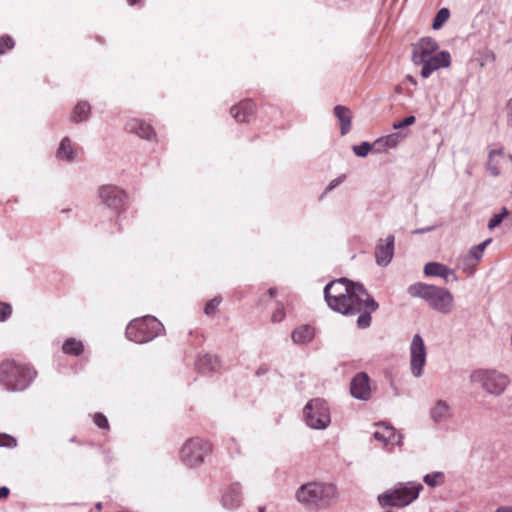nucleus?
Listing matches in <instances>:
<instances>
[{
  "mask_svg": "<svg viewBox=\"0 0 512 512\" xmlns=\"http://www.w3.org/2000/svg\"><path fill=\"white\" fill-rule=\"evenodd\" d=\"M324 298L327 305L335 312L345 316L359 314L357 327L368 328L371 314L378 308V303L370 296L364 286L345 277L330 281L324 287Z\"/></svg>",
  "mask_w": 512,
  "mask_h": 512,
  "instance_id": "1",
  "label": "nucleus"
},
{
  "mask_svg": "<svg viewBox=\"0 0 512 512\" xmlns=\"http://www.w3.org/2000/svg\"><path fill=\"white\" fill-rule=\"evenodd\" d=\"M337 495V488L331 483L308 482L296 490L295 498L308 510H320L327 508Z\"/></svg>",
  "mask_w": 512,
  "mask_h": 512,
  "instance_id": "2",
  "label": "nucleus"
},
{
  "mask_svg": "<svg viewBox=\"0 0 512 512\" xmlns=\"http://www.w3.org/2000/svg\"><path fill=\"white\" fill-rule=\"evenodd\" d=\"M408 293L411 297L423 299L440 314H450L454 309V296L446 288L418 282L408 287Z\"/></svg>",
  "mask_w": 512,
  "mask_h": 512,
  "instance_id": "3",
  "label": "nucleus"
},
{
  "mask_svg": "<svg viewBox=\"0 0 512 512\" xmlns=\"http://www.w3.org/2000/svg\"><path fill=\"white\" fill-rule=\"evenodd\" d=\"M36 372L29 365L5 360L0 363V384L8 391H23L34 380Z\"/></svg>",
  "mask_w": 512,
  "mask_h": 512,
  "instance_id": "4",
  "label": "nucleus"
},
{
  "mask_svg": "<svg viewBox=\"0 0 512 512\" xmlns=\"http://www.w3.org/2000/svg\"><path fill=\"white\" fill-rule=\"evenodd\" d=\"M470 381L479 384L489 395L499 397L510 384L508 375L497 370L478 369L470 374Z\"/></svg>",
  "mask_w": 512,
  "mask_h": 512,
  "instance_id": "5",
  "label": "nucleus"
},
{
  "mask_svg": "<svg viewBox=\"0 0 512 512\" xmlns=\"http://www.w3.org/2000/svg\"><path fill=\"white\" fill-rule=\"evenodd\" d=\"M164 329L163 324L153 316L132 320L126 328V337L135 343H146L157 337Z\"/></svg>",
  "mask_w": 512,
  "mask_h": 512,
  "instance_id": "6",
  "label": "nucleus"
},
{
  "mask_svg": "<svg viewBox=\"0 0 512 512\" xmlns=\"http://www.w3.org/2000/svg\"><path fill=\"white\" fill-rule=\"evenodd\" d=\"M422 490L421 483L408 482L379 495L378 501L382 506L405 507L416 500Z\"/></svg>",
  "mask_w": 512,
  "mask_h": 512,
  "instance_id": "7",
  "label": "nucleus"
},
{
  "mask_svg": "<svg viewBox=\"0 0 512 512\" xmlns=\"http://www.w3.org/2000/svg\"><path fill=\"white\" fill-rule=\"evenodd\" d=\"M304 419L312 429L324 430L330 422V410L327 402L321 398L311 399L303 409Z\"/></svg>",
  "mask_w": 512,
  "mask_h": 512,
  "instance_id": "8",
  "label": "nucleus"
},
{
  "mask_svg": "<svg viewBox=\"0 0 512 512\" xmlns=\"http://www.w3.org/2000/svg\"><path fill=\"white\" fill-rule=\"evenodd\" d=\"M210 451V444L200 438L188 439L180 450V459L184 465L193 468L204 462Z\"/></svg>",
  "mask_w": 512,
  "mask_h": 512,
  "instance_id": "9",
  "label": "nucleus"
},
{
  "mask_svg": "<svg viewBox=\"0 0 512 512\" xmlns=\"http://www.w3.org/2000/svg\"><path fill=\"white\" fill-rule=\"evenodd\" d=\"M426 355V347L422 337L415 334L410 344V368L414 377L418 378L423 375Z\"/></svg>",
  "mask_w": 512,
  "mask_h": 512,
  "instance_id": "10",
  "label": "nucleus"
},
{
  "mask_svg": "<svg viewBox=\"0 0 512 512\" xmlns=\"http://www.w3.org/2000/svg\"><path fill=\"white\" fill-rule=\"evenodd\" d=\"M417 66H422L421 76L423 78H428L434 71L439 68H447L451 64V56L447 51H441L435 55L429 56L423 61H418L414 63Z\"/></svg>",
  "mask_w": 512,
  "mask_h": 512,
  "instance_id": "11",
  "label": "nucleus"
},
{
  "mask_svg": "<svg viewBox=\"0 0 512 512\" xmlns=\"http://www.w3.org/2000/svg\"><path fill=\"white\" fill-rule=\"evenodd\" d=\"M99 197L107 207L118 210L124 205L127 195L117 186L104 185L99 189Z\"/></svg>",
  "mask_w": 512,
  "mask_h": 512,
  "instance_id": "12",
  "label": "nucleus"
},
{
  "mask_svg": "<svg viewBox=\"0 0 512 512\" xmlns=\"http://www.w3.org/2000/svg\"><path fill=\"white\" fill-rule=\"evenodd\" d=\"M395 237L388 235L385 239H380L375 247V261L377 265L386 267L390 264L394 256Z\"/></svg>",
  "mask_w": 512,
  "mask_h": 512,
  "instance_id": "13",
  "label": "nucleus"
},
{
  "mask_svg": "<svg viewBox=\"0 0 512 512\" xmlns=\"http://www.w3.org/2000/svg\"><path fill=\"white\" fill-rule=\"evenodd\" d=\"M350 393L354 398L361 401H368L371 398L370 379L365 372H359L352 378Z\"/></svg>",
  "mask_w": 512,
  "mask_h": 512,
  "instance_id": "14",
  "label": "nucleus"
},
{
  "mask_svg": "<svg viewBox=\"0 0 512 512\" xmlns=\"http://www.w3.org/2000/svg\"><path fill=\"white\" fill-rule=\"evenodd\" d=\"M376 431L373 433L375 440L383 445H398L402 444V435L398 433L394 427L380 422L376 424Z\"/></svg>",
  "mask_w": 512,
  "mask_h": 512,
  "instance_id": "15",
  "label": "nucleus"
},
{
  "mask_svg": "<svg viewBox=\"0 0 512 512\" xmlns=\"http://www.w3.org/2000/svg\"><path fill=\"white\" fill-rule=\"evenodd\" d=\"M437 42L430 38L425 37L420 39L417 43L413 45L412 51V61L416 63L418 61H423L429 56L435 55V52L438 50Z\"/></svg>",
  "mask_w": 512,
  "mask_h": 512,
  "instance_id": "16",
  "label": "nucleus"
},
{
  "mask_svg": "<svg viewBox=\"0 0 512 512\" xmlns=\"http://www.w3.org/2000/svg\"><path fill=\"white\" fill-rule=\"evenodd\" d=\"M452 416L453 409L451 405L443 399L436 400L429 410L430 420L434 424H442L450 420Z\"/></svg>",
  "mask_w": 512,
  "mask_h": 512,
  "instance_id": "17",
  "label": "nucleus"
},
{
  "mask_svg": "<svg viewBox=\"0 0 512 512\" xmlns=\"http://www.w3.org/2000/svg\"><path fill=\"white\" fill-rule=\"evenodd\" d=\"M424 273L428 277H441L446 283L458 281V277L452 269L438 262L427 263L424 267Z\"/></svg>",
  "mask_w": 512,
  "mask_h": 512,
  "instance_id": "18",
  "label": "nucleus"
},
{
  "mask_svg": "<svg viewBox=\"0 0 512 512\" xmlns=\"http://www.w3.org/2000/svg\"><path fill=\"white\" fill-rule=\"evenodd\" d=\"M406 137V134L403 132H395L389 135L378 138L374 141V152L382 153L387 151L388 149H392L398 146L400 142H402Z\"/></svg>",
  "mask_w": 512,
  "mask_h": 512,
  "instance_id": "19",
  "label": "nucleus"
},
{
  "mask_svg": "<svg viewBox=\"0 0 512 512\" xmlns=\"http://www.w3.org/2000/svg\"><path fill=\"white\" fill-rule=\"evenodd\" d=\"M255 104L251 100H244L231 108L232 117L239 123L249 122L255 113Z\"/></svg>",
  "mask_w": 512,
  "mask_h": 512,
  "instance_id": "20",
  "label": "nucleus"
},
{
  "mask_svg": "<svg viewBox=\"0 0 512 512\" xmlns=\"http://www.w3.org/2000/svg\"><path fill=\"white\" fill-rule=\"evenodd\" d=\"M241 503V487L238 483L231 484L222 496V505L227 509H235Z\"/></svg>",
  "mask_w": 512,
  "mask_h": 512,
  "instance_id": "21",
  "label": "nucleus"
},
{
  "mask_svg": "<svg viewBox=\"0 0 512 512\" xmlns=\"http://www.w3.org/2000/svg\"><path fill=\"white\" fill-rule=\"evenodd\" d=\"M126 129L146 140H151L155 136L154 129L151 125L137 119L127 123Z\"/></svg>",
  "mask_w": 512,
  "mask_h": 512,
  "instance_id": "22",
  "label": "nucleus"
},
{
  "mask_svg": "<svg viewBox=\"0 0 512 512\" xmlns=\"http://www.w3.org/2000/svg\"><path fill=\"white\" fill-rule=\"evenodd\" d=\"M334 115L339 121L341 135H346L351 130L352 115L350 109L342 105H337L334 107Z\"/></svg>",
  "mask_w": 512,
  "mask_h": 512,
  "instance_id": "23",
  "label": "nucleus"
},
{
  "mask_svg": "<svg viewBox=\"0 0 512 512\" xmlns=\"http://www.w3.org/2000/svg\"><path fill=\"white\" fill-rule=\"evenodd\" d=\"M195 366L200 373L209 374L217 369L219 360L215 356L204 354L198 357Z\"/></svg>",
  "mask_w": 512,
  "mask_h": 512,
  "instance_id": "24",
  "label": "nucleus"
},
{
  "mask_svg": "<svg viewBox=\"0 0 512 512\" xmlns=\"http://www.w3.org/2000/svg\"><path fill=\"white\" fill-rule=\"evenodd\" d=\"M314 337V329L309 325H302L292 331L291 338L295 344H306Z\"/></svg>",
  "mask_w": 512,
  "mask_h": 512,
  "instance_id": "25",
  "label": "nucleus"
},
{
  "mask_svg": "<svg viewBox=\"0 0 512 512\" xmlns=\"http://www.w3.org/2000/svg\"><path fill=\"white\" fill-rule=\"evenodd\" d=\"M77 153L72 147L71 140L68 137H64L59 145L56 156L60 160L73 161Z\"/></svg>",
  "mask_w": 512,
  "mask_h": 512,
  "instance_id": "26",
  "label": "nucleus"
},
{
  "mask_svg": "<svg viewBox=\"0 0 512 512\" xmlns=\"http://www.w3.org/2000/svg\"><path fill=\"white\" fill-rule=\"evenodd\" d=\"M91 107L88 102L80 101L74 107L70 119L74 123L86 121L89 118Z\"/></svg>",
  "mask_w": 512,
  "mask_h": 512,
  "instance_id": "27",
  "label": "nucleus"
},
{
  "mask_svg": "<svg viewBox=\"0 0 512 512\" xmlns=\"http://www.w3.org/2000/svg\"><path fill=\"white\" fill-rule=\"evenodd\" d=\"M65 354L79 356L84 351V345L80 340L75 338H68L62 346Z\"/></svg>",
  "mask_w": 512,
  "mask_h": 512,
  "instance_id": "28",
  "label": "nucleus"
},
{
  "mask_svg": "<svg viewBox=\"0 0 512 512\" xmlns=\"http://www.w3.org/2000/svg\"><path fill=\"white\" fill-rule=\"evenodd\" d=\"M445 475L443 472L437 471L430 474H426L423 477V481L425 484H427L429 487H437L444 483Z\"/></svg>",
  "mask_w": 512,
  "mask_h": 512,
  "instance_id": "29",
  "label": "nucleus"
},
{
  "mask_svg": "<svg viewBox=\"0 0 512 512\" xmlns=\"http://www.w3.org/2000/svg\"><path fill=\"white\" fill-rule=\"evenodd\" d=\"M450 17V11L448 8H441L440 10H438V12L436 13L434 19H433V23H432V28L434 30H438L440 29L444 23L449 19Z\"/></svg>",
  "mask_w": 512,
  "mask_h": 512,
  "instance_id": "30",
  "label": "nucleus"
},
{
  "mask_svg": "<svg viewBox=\"0 0 512 512\" xmlns=\"http://www.w3.org/2000/svg\"><path fill=\"white\" fill-rule=\"evenodd\" d=\"M354 154L358 157H366L370 151L374 152V143L362 142L352 147Z\"/></svg>",
  "mask_w": 512,
  "mask_h": 512,
  "instance_id": "31",
  "label": "nucleus"
},
{
  "mask_svg": "<svg viewBox=\"0 0 512 512\" xmlns=\"http://www.w3.org/2000/svg\"><path fill=\"white\" fill-rule=\"evenodd\" d=\"M483 254L480 253L475 247H472L464 258L465 265H475L482 259Z\"/></svg>",
  "mask_w": 512,
  "mask_h": 512,
  "instance_id": "32",
  "label": "nucleus"
},
{
  "mask_svg": "<svg viewBox=\"0 0 512 512\" xmlns=\"http://www.w3.org/2000/svg\"><path fill=\"white\" fill-rule=\"evenodd\" d=\"M508 215V210L507 208H502V211L500 213H497V214H494L492 216V218L489 220L488 222V228L489 229H494L496 227H498L501 222L503 221V219Z\"/></svg>",
  "mask_w": 512,
  "mask_h": 512,
  "instance_id": "33",
  "label": "nucleus"
},
{
  "mask_svg": "<svg viewBox=\"0 0 512 512\" xmlns=\"http://www.w3.org/2000/svg\"><path fill=\"white\" fill-rule=\"evenodd\" d=\"M284 318H285L284 306H283L282 303L277 302L276 303V308H275L274 312L271 315V321L273 323H280V322H282L284 320Z\"/></svg>",
  "mask_w": 512,
  "mask_h": 512,
  "instance_id": "34",
  "label": "nucleus"
},
{
  "mask_svg": "<svg viewBox=\"0 0 512 512\" xmlns=\"http://www.w3.org/2000/svg\"><path fill=\"white\" fill-rule=\"evenodd\" d=\"M415 121H416L415 116L410 115V116H407V117H405L404 119H402L400 121L394 122L392 127L395 130H399V129H402V128H405V127L413 125L415 123Z\"/></svg>",
  "mask_w": 512,
  "mask_h": 512,
  "instance_id": "35",
  "label": "nucleus"
},
{
  "mask_svg": "<svg viewBox=\"0 0 512 512\" xmlns=\"http://www.w3.org/2000/svg\"><path fill=\"white\" fill-rule=\"evenodd\" d=\"M221 300V297H214L213 299L209 300L205 305L204 313L208 316L212 315L221 303Z\"/></svg>",
  "mask_w": 512,
  "mask_h": 512,
  "instance_id": "36",
  "label": "nucleus"
},
{
  "mask_svg": "<svg viewBox=\"0 0 512 512\" xmlns=\"http://www.w3.org/2000/svg\"><path fill=\"white\" fill-rule=\"evenodd\" d=\"M14 47L13 39L6 35L0 38V55L4 54L7 50H10Z\"/></svg>",
  "mask_w": 512,
  "mask_h": 512,
  "instance_id": "37",
  "label": "nucleus"
},
{
  "mask_svg": "<svg viewBox=\"0 0 512 512\" xmlns=\"http://www.w3.org/2000/svg\"><path fill=\"white\" fill-rule=\"evenodd\" d=\"M17 446V441L14 437L7 434H0V447L14 448Z\"/></svg>",
  "mask_w": 512,
  "mask_h": 512,
  "instance_id": "38",
  "label": "nucleus"
},
{
  "mask_svg": "<svg viewBox=\"0 0 512 512\" xmlns=\"http://www.w3.org/2000/svg\"><path fill=\"white\" fill-rule=\"evenodd\" d=\"M12 313V308L9 304L0 302V321H6Z\"/></svg>",
  "mask_w": 512,
  "mask_h": 512,
  "instance_id": "39",
  "label": "nucleus"
},
{
  "mask_svg": "<svg viewBox=\"0 0 512 512\" xmlns=\"http://www.w3.org/2000/svg\"><path fill=\"white\" fill-rule=\"evenodd\" d=\"M94 423L101 429H108L109 423L105 415L97 413L94 416Z\"/></svg>",
  "mask_w": 512,
  "mask_h": 512,
  "instance_id": "40",
  "label": "nucleus"
},
{
  "mask_svg": "<svg viewBox=\"0 0 512 512\" xmlns=\"http://www.w3.org/2000/svg\"><path fill=\"white\" fill-rule=\"evenodd\" d=\"M346 179V176L343 174V175H340L339 177L333 179L329 185L327 186L326 188V192H329V191H332L333 189H335L337 186H339L342 182H344V180Z\"/></svg>",
  "mask_w": 512,
  "mask_h": 512,
  "instance_id": "41",
  "label": "nucleus"
},
{
  "mask_svg": "<svg viewBox=\"0 0 512 512\" xmlns=\"http://www.w3.org/2000/svg\"><path fill=\"white\" fill-rule=\"evenodd\" d=\"M434 229H435V226H427L424 228H418V229L413 230L412 234H424V233L431 232Z\"/></svg>",
  "mask_w": 512,
  "mask_h": 512,
  "instance_id": "42",
  "label": "nucleus"
},
{
  "mask_svg": "<svg viewBox=\"0 0 512 512\" xmlns=\"http://www.w3.org/2000/svg\"><path fill=\"white\" fill-rule=\"evenodd\" d=\"M490 242H491V239H487V240L483 241L482 243H480V244H478V245H476V246H474V247H475V249H477L480 253H482V254H483V252H484L485 248L487 247V245H488Z\"/></svg>",
  "mask_w": 512,
  "mask_h": 512,
  "instance_id": "43",
  "label": "nucleus"
},
{
  "mask_svg": "<svg viewBox=\"0 0 512 512\" xmlns=\"http://www.w3.org/2000/svg\"><path fill=\"white\" fill-rule=\"evenodd\" d=\"M10 493V490L6 486H2L0 488V499L7 498Z\"/></svg>",
  "mask_w": 512,
  "mask_h": 512,
  "instance_id": "44",
  "label": "nucleus"
},
{
  "mask_svg": "<svg viewBox=\"0 0 512 512\" xmlns=\"http://www.w3.org/2000/svg\"><path fill=\"white\" fill-rule=\"evenodd\" d=\"M267 372H268V367H266V366H260V367L256 370L255 374H256V376L260 377V376L265 375Z\"/></svg>",
  "mask_w": 512,
  "mask_h": 512,
  "instance_id": "45",
  "label": "nucleus"
},
{
  "mask_svg": "<svg viewBox=\"0 0 512 512\" xmlns=\"http://www.w3.org/2000/svg\"><path fill=\"white\" fill-rule=\"evenodd\" d=\"M508 108H509L508 121H509V125L512 127V99L508 102Z\"/></svg>",
  "mask_w": 512,
  "mask_h": 512,
  "instance_id": "46",
  "label": "nucleus"
},
{
  "mask_svg": "<svg viewBox=\"0 0 512 512\" xmlns=\"http://www.w3.org/2000/svg\"><path fill=\"white\" fill-rule=\"evenodd\" d=\"M495 512H512V507H499Z\"/></svg>",
  "mask_w": 512,
  "mask_h": 512,
  "instance_id": "47",
  "label": "nucleus"
},
{
  "mask_svg": "<svg viewBox=\"0 0 512 512\" xmlns=\"http://www.w3.org/2000/svg\"><path fill=\"white\" fill-rule=\"evenodd\" d=\"M276 294H277V290H276V288L271 287V288L268 290V295H269V297H270V298L275 297V296H276Z\"/></svg>",
  "mask_w": 512,
  "mask_h": 512,
  "instance_id": "48",
  "label": "nucleus"
},
{
  "mask_svg": "<svg viewBox=\"0 0 512 512\" xmlns=\"http://www.w3.org/2000/svg\"><path fill=\"white\" fill-rule=\"evenodd\" d=\"M406 79H407L411 84H413V85H415V84H416V80H415L412 76L408 75V76L406 77Z\"/></svg>",
  "mask_w": 512,
  "mask_h": 512,
  "instance_id": "49",
  "label": "nucleus"
},
{
  "mask_svg": "<svg viewBox=\"0 0 512 512\" xmlns=\"http://www.w3.org/2000/svg\"><path fill=\"white\" fill-rule=\"evenodd\" d=\"M95 507H96L97 510H101L102 509V503L101 502L96 503Z\"/></svg>",
  "mask_w": 512,
  "mask_h": 512,
  "instance_id": "50",
  "label": "nucleus"
},
{
  "mask_svg": "<svg viewBox=\"0 0 512 512\" xmlns=\"http://www.w3.org/2000/svg\"><path fill=\"white\" fill-rule=\"evenodd\" d=\"M257 512H265V507H263V506L259 507Z\"/></svg>",
  "mask_w": 512,
  "mask_h": 512,
  "instance_id": "51",
  "label": "nucleus"
},
{
  "mask_svg": "<svg viewBox=\"0 0 512 512\" xmlns=\"http://www.w3.org/2000/svg\"><path fill=\"white\" fill-rule=\"evenodd\" d=\"M128 2L130 5H134V4H136L137 0H128Z\"/></svg>",
  "mask_w": 512,
  "mask_h": 512,
  "instance_id": "52",
  "label": "nucleus"
},
{
  "mask_svg": "<svg viewBox=\"0 0 512 512\" xmlns=\"http://www.w3.org/2000/svg\"><path fill=\"white\" fill-rule=\"evenodd\" d=\"M492 173L493 175H498V171H496L495 169H492Z\"/></svg>",
  "mask_w": 512,
  "mask_h": 512,
  "instance_id": "53",
  "label": "nucleus"
},
{
  "mask_svg": "<svg viewBox=\"0 0 512 512\" xmlns=\"http://www.w3.org/2000/svg\"><path fill=\"white\" fill-rule=\"evenodd\" d=\"M492 173L493 175H498V171H496L495 169H492Z\"/></svg>",
  "mask_w": 512,
  "mask_h": 512,
  "instance_id": "54",
  "label": "nucleus"
},
{
  "mask_svg": "<svg viewBox=\"0 0 512 512\" xmlns=\"http://www.w3.org/2000/svg\"><path fill=\"white\" fill-rule=\"evenodd\" d=\"M509 158H510V161H511V163H512V154L509 156Z\"/></svg>",
  "mask_w": 512,
  "mask_h": 512,
  "instance_id": "55",
  "label": "nucleus"
}]
</instances>
